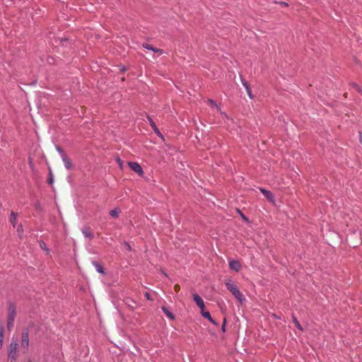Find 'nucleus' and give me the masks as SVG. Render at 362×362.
<instances>
[{
  "label": "nucleus",
  "instance_id": "28",
  "mask_svg": "<svg viewBox=\"0 0 362 362\" xmlns=\"http://www.w3.org/2000/svg\"><path fill=\"white\" fill-rule=\"evenodd\" d=\"M40 245L41 248L44 249L45 247V243L44 242H41L40 243Z\"/></svg>",
  "mask_w": 362,
  "mask_h": 362
},
{
  "label": "nucleus",
  "instance_id": "10",
  "mask_svg": "<svg viewBox=\"0 0 362 362\" xmlns=\"http://www.w3.org/2000/svg\"><path fill=\"white\" fill-rule=\"evenodd\" d=\"M82 233H83V234L86 238H90V239L93 238V233H92L91 229H90V228H84V229L82 230Z\"/></svg>",
  "mask_w": 362,
  "mask_h": 362
},
{
  "label": "nucleus",
  "instance_id": "17",
  "mask_svg": "<svg viewBox=\"0 0 362 362\" xmlns=\"http://www.w3.org/2000/svg\"><path fill=\"white\" fill-rule=\"evenodd\" d=\"M93 264H94V265H95L98 272H99L100 274H104L105 273L104 269H103V267L101 265H100L97 262H94Z\"/></svg>",
  "mask_w": 362,
  "mask_h": 362
},
{
  "label": "nucleus",
  "instance_id": "3",
  "mask_svg": "<svg viewBox=\"0 0 362 362\" xmlns=\"http://www.w3.org/2000/svg\"><path fill=\"white\" fill-rule=\"evenodd\" d=\"M129 168L131 170L134 171L135 173H138L139 175H142L144 173V171L141 167V165L136 163V162H129L128 163Z\"/></svg>",
  "mask_w": 362,
  "mask_h": 362
},
{
  "label": "nucleus",
  "instance_id": "30",
  "mask_svg": "<svg viewBox=\"0 0 362 362\" xmlns=\"http://www.w3.org/2000/svg\"><path fill=\"white\" fill-rule=\"evenodd\" d=\"M241 216L245 221H248V219L243 214H241Z\"/></svg>",
  "mask_w": 362,
  "mask_h": 362
},
{
  "label": "nucleus",
  "instance_id": "24",
  "mask_svg": "<svg viewBox=\"0 0 362 362\" xmlns=\"http://www.w3.org/2000/svg\"><path fill=\"white\" fill-rule=\"evenodd\" d=\"M124 246L127 250L131 251L132 248L128 243H124Z\"/></svg>",
  "mask_w": 362,
  "mask_h": 362
},
{
  "label": "nucleus",
  "instance_id": "4",
  "mask_svg": "<svg viewBox=\"0 0 362 362\" xmlns=\"http://www.w3.org/2000/svg\"><path fill=\"white\" fill-rule=\"evenodd\" d=\"M193 299L196 303L197 305L201 309V311L204 310V302L202 298L197 293L193 294Z\"/></svg>",
  "mask_w": 362,
  "mask_h": 362
},
{
  "label": "nucleus",
  "instance_id": "14",
  "mask_svg": "<svg viewBox=\"0 0 362 362\" xmlns=\"http://www.w3.org/2000/svg\"><path fill=\"white\" fill-rule=\"evenodd\" d=\"M261 191L268 199L272 200L273 199V194L271 192L264 189H262Z\"/></svg>",
  "mask_w": 362,
  "mask_h": 362
},
{
  "label": "nucleus",
  "instance_id": "13",
  "mask_svg": "<svg viewBox=\"0 0 362 362\" xmlns=\"http://www.w3.org/2000/svg\"><path fill=\"white\" fill-rule=\"evenodd\" d=\"M163 312L165 314L167 317L173 320L175 318L173 314L168 310V309L165 307H162Z\"/></svg>",
  "mask_w": 362,
  "mask_h": 362
},
{
  "label": "nucleus",
  "instance_id": "20",
  "mask_svg": "<svg viewBox=\"0 0 362 362\" xmlns=\"http://www.w3.org/2000/svg\"><path fill=\"white\" fill-rule=\"evenodd\" d=\"M8 358L11 359V362H14L16 359V352L9 353Z\"/></svg>",
  "mask_w": 362,
  "mask_h": 362
},
{
  "label": "nucleus",
  "instance_id": "15",
  "mask_svg": "<svg viewBox=\"0 0 362 362\" xmlns=\"http://www.w3.org/2000/svg\"><path fill=\"white\" fill-rule=\"evenodd\" d=\"M148 120H149V122H150V124L151 126L152 127V128L153 129L154 132L158 134V135H160V133L158 130V129L157 128L155 122L153 121L152 119H151L150 117H148Z\"/></svg>",
  "mask_w": 362,
  "mask_h": 362
},
{
  "label": "nucleus",
  "instance_id": "8",
  "mask_svg": "<svg viewBox=\"0 0 362 362\" xmlns=\"http://www.w3.org/2000/svg\"><path fill=\"white\" fill-rule=\"evenodd\" d=\"M201 313L204 318L208 319L211 323L216 325V322L211 318V314L209 313V312L205 311L204 310L203 311H201Z\"/></svg>",
  "mask_w": 362,
  "mask_h": 362
},
{
  "label": "nucleus",
  "instance_id": "19",
  "mask_svg": "<svg viewBox=\"0 0 362 362\" xmlns=\"http://www.w3.org/2000/svg\"><path fill=\"white\" fill-rule=\"evenodd\" d=\"M293 322L296 325V327L299 329L300 330H302L303 328L301 327V325H300L299 322L298 321V320L296 319V317L293 316Z\"/></svg>",
  "mask_w": 362,
  "mask_h": 362
},
{
  "label": "nucleus",
  "instance_id": "35",
  "mask_svg": "<svg viewBox=\"0 0 362 362\" xmlns=\"http://www.w3.org/2000/svg\"><path fill=\"white\" fill-rule=\"evenodd\" d=\"M117 161H118V163H121V160H120V158H118V159H117Z\"/></svg>",
  "mask_w": 362,
  "mask_h": 362
},
{
  "label": "nucleus",
  "instance_id": "29",
  "mask_svg": "<svg viewBox=\"0 0 362 362\" xmlns=\"http://www.w3.org/2000/svg\"><path fill=\"white\" fill-rule=\"evenodd\" d=\"M145 296L146 298L148 299V300H151V298H150V294L148 293H145Z\"/></svg>",
  "mask_w": 362,
  "mask_h": 362
},
{
  "label": "nucleus",
  "instance_id": "11",
  "mask_svg": "<svg viewBox=\"0 0 362 362\" xmlns=\"http://www.w3.org/2000/svg\"><path fill=\"white\" fill-rule=\"evenodd\" d=\"M16 221H17V214L12 211L11 214L10 221L13 227L16 226Z\"/></svg>",
  "mask_w": 362,
  "mask_h": 362
},
{
  "label": "nucleus",
  "instance_id": "1",
  "mask_svg": "<svg viewBox=\"0 0 362 362\" xmlns=\"http://www.w3.org/2000/svg\"><path fill=\"white\" fill-rule=\"evenodd\" d=\"M16 308L14 304L10 303L8 308L7 329L10 331L14 325V320L16 316Z\"/></svg>",
  "mask_w": 362,
  "mask_h": 362
},
{
  "label": "nucleus",
  "instance_id": "22",
  "mask_svg": "<svg viewBox=\"0 0 362 362\" xmlns=\"http://www.w3.org/2000/svg\"><path fill=\"white\" fill-rule=\"evenodd\" d=\"M351 86H352V87H353L354 89H356L358 92L361 93V90L360 87H359L357 84H356V83H353Z\"/></svg>",
  "mask_w": 362,
  "mask_h": 362
},
{
  "label": "nucleus",
  "instance_id": "16",
  "mask_svg": "<svg viewBox=\"0 0 362 362\" xmlns=\"http://www.w3.org/2000/svg\"><path fill=\"white\" fill-rule=\"evenodd\" d=\"M119 209H114L110 211V215L112 217L117 218L119 216Z\"/></svg>",
  "mask_w": 362,
  "mask_h": 362
},
{
  "label": "nucleus",
  "instance_id": "12",
  "mask_svg": "<svg viewBox=\"0 0 362 362\" xmlns=\"http://www.w3.org/2000/svg\"><path fill=\"white\" fill-rule=\"evenodd\" d=\"M144 47L148 49H151L155 52H158L159 54H162L163 53V50L162 49H156L155 47H153L152 45H148V44H146V45H144Z\"/></svg>",
  "mask_w": 362,
  "mask_h": 362
},
{
  "label": "nucleus",
  "instance_id": "7",
  "mask_svg": "<svg viewBox=\"0 0 362 362\" xmlns=\"http://www.w3.org/2000/svg\"><path fill=\"white\" fill-rule=\"evenodd\" d=\"M62 159L66 168L71 169L72 168L71 160L66 155L63 156Z\"/></svg>",
  "mask_w": 362,
  "mask_h": 362
},
{
  "label": "nucleus",
  "instance_id": "25",
  "mask_svg": "<svg viewBox=\"0 0 362 362\" xmlns=\"http://www.w3.org/2000/svg\"><path fill=\"white\" fill-rule=\"evenodd\" d=\"M208 103H209V104H210V105H213V106H216V107H217V105H216V104L215 103V102H214V100H208Z\"/></svg>",
  "mask_w": 362,
  "mask_h": 362
},
{
  "label": "nucleus",
  "instance_id": "31",
  "mask_svg": "<svg viewBox=\"0 0 362 362\" xmlns=\"http://www.w3.org/2000/svg\"><path fill=\"white\" fill-rule=\"evenodd\" d=\"M225 322H226V320H224V324L222 326L223 331H225Z\"/></svg>",
  "mask_w": 362,
  "mask_h": 362
},
{
  "label": "nucleus",
  "instance_id": "2",
  "mask_svg": "<svg viewBox=\"0 0 362 362\" xmlns=\"http://www.w3.org/2000/svg\"><path fill=\"white\" fill-rule=\"evenodd\" d=\"M226 288L233 293V295L240 302L242 303L244 300L243 293L239 291L238 288L236 285H235L231 281H228L226 283Z\"/></svg>",
  "mask_w": 362,
  "mask_h": 362
},
{
  "label": "nucleus",
  "instance_id": "26",
  "mask_svg": "<svg viewBox=\"0 0 362 362\" xmlns=\"http://www.w3.org/2000/svg\"><path fill=\"white\" fill-rule=\"evenodd\" d=\"M17 232L19 233V235L23 233V228L21 226L18 227Z\"/></svg>",
  "mask_w": 362,
  "mask_h": 362
},
{
  "label": "nucleus",
  "instance_id": "23",
  "mask_svg": "<svg viewBox=\"0 0 362 362\" xmlns=\"http://www.w3.org/2000/svg\"><path fill=\"white\" fill-rule=\"evenodd\" d=\"M174 290L175 292H178L180 290V286L179 284H175L174 286Z\"/></svg>",
  "mask_w": 362,
  "mask_h": 362
},
{
  "label": "nucleus",
  "instance_id": "5",
  "mask_svg": "<svg viewBox=\"0 0 362 362\" xmlns=\"http://www.w3.org/2000/svg\"><path fill=\"white\" fill-rule=\"evenodd\" d=\"M29 346V337L28 332H23L21 339V347L25 350H28Z\"/></svg>",
  "mask_w": 362,
  "mask_h": 362
},
{
  "label": "nucleus",
  "instance_id": "27",
  "mask_svg": "<svg viewBox=\"0 0 362 362\" xmlns=\"http://www.w3.org/2000/svg\"><path fill=\"white\" fill-rule=\"evenodd\" d=\"M359 141L360 143L362 144V131L359 132Z\"/></svg>",
  "mask_w": 362,
  "mask_h": 362
},
{
  "label": "nucleus",
  "instance_id": "34",
  "mask_svg": "<svg viewBox=\"0 0 362 362\" xmlns=\"http://www.w3.org/2000/svg\"><path fill=\"white\" fill-rule=\"evenodd\" d=\"M281 4H283V6H287V4L285 2H281Z\"/></svg>",
  "mask_w": 362,
  "mask_h": 362
},
{
  "label": "nucleus",
  "instance_id": "32",
  "mask_svg": "<svg viewBox=\"0 0 362 362\" xmlns=\"http://www.w3.org/2000/svg\"><path fill=\"white\" fill-rule=\"evenodd\" d=\"M52 182H53V179H52V177H51V178L49 179V183H50V184H52Z\"/></svg>",
  "mask_w": 362,
  "mask_h": 362
},
{
  "label": "nucleus",
  "instance_id": "33",
  "mask_svg": "<svg viewBox=\"0 0 362 362\" xmlns=\"http://www.w3.org/2000/svg\"><path fill=\"white\" fill-rule=\"evenodd\" d=\"M3 342L0 341V349L2 348Z\"/></svg>",
  "mask_w": 362,
  "mask_h": 362
},
{
  "label": "nucleus",
  "instance_id": "18",
  "mask_svg": "<svg viewBox=\"0 0 362 362\" xmlns=\"http://www.w3.org/2000/svg\"><path fill=\"white\" fill-rule=\"evenodd\" d=\"M18 344L16 343H12L10 345V351L9 353L16 352Z\"/></svg>",
  "mask_w": 362,
  "mask_h": 362
},
{
  "label": "nucleus",
  "instance_id": "6",
  "mask_svg": "<svg viewBox=\"0 0 362 362\" xmlns=\"http://www.w3.org/2000/svg\"><path fill=\"white\" fill-rule=\"evenodd\" d=\"M229 267L230 269L235 271V272H239L241 269V264L240 262L233 259L229 262Z\"/></svg>",
  "mask_w": 362,
  "mask_h": 362
},
{
  "label": "nucleus",
  "instance_id": "9",
  "mask_svg": "<svg viewBox=\"0 0 362 362\" xmlns=\"http://www.w3.org/2000/svg\"><path fill=\"white\" fill-rule=\"evenodd\" d=\"M242 83H243V85L245 86V89H246V91H247V93L248 95V96L250 98H252V90L249 86V84L248 83L245 81V80H242Z\"/></svg>",
  "mask_w": 362,
  "mask_h": 362
},
{
  "label": "nucleus",
  "instance_id": "21",
  "mask_svg": "<svg viewBox=\"0 0 362 362\" xmlns=\"http://www.w3.org/2000/svg\"><path fill=\"white\" fill-rule=\"evenodd\" d=\"M4 337V327L0 326V341L3 342Z\"/></svg>",
  "mask_w": 362,
  "mask_h": 362
},
{
  "label": "nucleus",
  "instance_id": "36",
  "mask_svg": "<svg viewBox=\"0 0 362 362\" xmlns=\"http://www.w3.org/2000/svg\"><path fill=\"white\" fill-rule=\"evenodd\" d=\"M28 362H32L31 361H28Z\"/></svg>",
  "mask_w": 362,
  "mask_h": 362
}]
</instances>
